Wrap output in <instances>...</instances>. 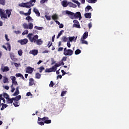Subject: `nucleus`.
<instances>
[{"label": "nucleus", "mask_w": 129, "mask_h": 129, "mask_svg": "<svg viewBox=\"0 0 129 129\" xmlns=\"http://www.w3.org/2000/svg\"><path fill=\"white\" fill-rule=\"evenodd\" d=\"M6 45H3V48L4 49H11V44L9 43H7L5 44Z\"/></svg>", "instance_id": "obj_18"}, {"label": "nucleus", "mask_w": 129, "mask_h": 129, "mask_svg": "<svg viewBox=\"0 0 129 129\" xmlns=\"http://www.w3.org/2000/svg\"><path fill=\"white\" fill-rule=\"evenodd\" d=\"M21 98H22V96L21 95H18L16 97H13V99L14 100V101H19V100H20Z\"/></svg>", "instance_id": "obj_19"}, {"label": "nucleus", "mask_w": 129, "mask_h": 129, "mask_svg": "<svg viewBox=\"0 0 129 129\" xmlns=\"http://www.w3.org/2000/svg\"><path fill=\"white\" fill-rule=\"evenodd\" d=\"M73 17H74V18H76V19H79V20H81V19H82L80 12H76V14L74 13Z\"/></svg>", "instance_id": "obj_7"}, {"label": "nucleus", "mask_w": 129, "mask_h": 129, "mask_svg": "<svg viewBox=\"0 0 129 129\" xmlns=\"http://www.w3.org/2000/svg\"><path fill=\"white\" fill-rule=\"evenodd\" d=\"M0 5L6 6V0H0Z\"/></svg>", "instance_id": "obj_41"}, {"label": "nucleus", "mask_w": 129, "mask_h": 129, "mask_svg": "<svg viewBox=\"0 0 129 129\" xmlns=\"http://www.w3.org/2000/svg\"><path fill=\"white\" fill-rule=\"evenodd\" d=\"M13 102H14V99H13V98H12L11 99V98H9V99H7V104H12L13 103Z\"/></svg>", "instance_id": "obj_26"}, {"label": "nucleus", "mask_w": 129, "mask_h": 129, "mask_svg": "<svg viewBox=\"0 0 129 129\" xmlns=\"http://www.w3.org/2000/svg\"><path fill=\"white\" fill-rule=\"evenodd\" d=\"M67 46L69 48H70V47H71V44H70V41H68Z\"/></svg>", "instance_id": "obj_63"}, {"label": "nucleus", "mask_w": 129, "mask_h": 129, "mask_svg": "<svg viewBox=\"0 0 129 129\" xmlns=\"http://www.w3.org/2000/svg\"><path fill=\"white\" fill-rule=\"evenodd\" d=\"M21 76H22V74L21 73H18L16 74V77H21Z\"/></svg>", "instance_id": "obj_57"}, {"label": "nucleus", "mask_w": 129, "mask_h": 129, "mask_svg": "<svg viewBox=\"0 0 129 129\" xmlns=\"http://www.w3.org/2000/svg\"><path fill=\"white\" fill-rule=\"evenodd\" d=\"M19 43L21 44V45H26L29 40L27 38H25L24 39H21L18 41Z\"/></svg>", "instance_id": "obj_9"}, {"label": "nucleus", "mask_w": 129, "mask_h": 129, "mask_svg": "<svg viewBox=\"0 0 129 129\" xmlns=\"http://www.w3.org/2000/svg\"><path fill=\"white\" fill-rule=\"evenodd\" d=\"M13 86H14V85H15V86H17V85H18V82H17V81H15L14 82H12V85Z\"/></svg>", "instance_id": "obj_49"}, {"label": "nucleus", "mask_w": 129, "mask_h": 129, "mask_svg": "<svg viewBox=\"0 0 129 129\" xmlns=\"http://www.w3.org/2000/svg\"><path fill=\"white\" fill-rule=\"evenodd\" d=\"M28 5H29V6H30L31 7H34V6H35V3H36V0H30V2H28ZM33 3H34V4H33Z\"/></svg>", "instance_id": "obj_17"}, {"label": "nucleus", "mask_w": 129, "mask_h": 129, "mask_svg": "<svg viewBox=\"0 0 129 129\" xmlns=\"http://www.w3.org/2000/svg\"><path fill=\"white\" fill-rule=\"evenodd\" d=\"M3 82L4 83H8L9 82V79L7 78V77H3Z\"/></svg>", "instance_id": "obj_32"}, {"label": "nucleus", "mask_w": 129, "mask_h": 129, "mask_svg": "<svg viewBox=\"0 0 129 129\" xmlns=\"http://www.w3.org/2000/svg\"><path fill=\"white\" fill-rule=\"evenodd\" d=\"M77 40V36H70L69 37V42H76Z\"/></svg>", "instance_id": "obj_10"}, {"label": "nucleus", "mask_w": 129, "mask_h": 129, "mask_svg": "<svg viewBox=\"0 0 129 129\" xmlns=\"http://www.w3.org/2000/svg\"><path fill=\"white\" fill-rule=\"evenodd\" d=\"M66 14H67V15H70V16H72V17L73 15H74V13H73L71 11H66Z\"/></svg>", "instance_id": "obj_36"}, {"label": "nucleus", "mask_w": 129, "mask_h": 129, "mask_svg": "<svg viewBox=\"0 0 129 129\" xmlns=\"http://www.w3.org/2000/svg\"><path fill=\"white\" fill-rule=\"evenodd\" d=\"M27 34H29V31L28 30H25L22 33V35H27Z\"/></svg>", "instance_id": "obj_44"}, {"label": "nucleus", "mask_w": 129, "mask_h": 129, "mask_svg": "<svg viewBox=\"0 0 129 129\" xmlns=\"http://www.w3.org/2000/svg\"><path fill=\"white\" fill-rule=\"evenodd\" d=\"M86 12H89L90 10H91L92 9V7H91V6H87L86 8Z\"/></svg>", "instance_id": "obj_43"}, {"label": "nucleus", "mask_w": 129, "mask_h": 129, "mask_svg": "<svg viewBox=\"0 0 129 129\" xmlns=\"http://www.w3.org/2000/svg\"><path fill=\"white\" fill-rule=\"evenodd\" d=\"M51 18L52 20H53L54 21H56V20L59 19V17H58V15H57L56 14H54L52 15Z\"/></svg>", "instance_id": "obj_27"}, {"label": "nucleus", "mask_w": 129, "mask_h": 129, "mask_svg": "<svg viewBox=\"0 0 129 129\" xmlns=\"http://www.w3.org/2000/svg\"><path fill=\"white\" fill-rule=\"evenodd\" d=\"M26 96H32V93H31V92H27Z\"/></svg>", "instance_id": "obj_61"}, {"label": "nucleus", "mask_w": 129, "mask_h": 129, "mask_svg": "<svg viewBox=\"0 0 129 129\" xmlns=\"http://www.w3.org/2000/svg\"><path fill=\"white\" fill-rule=\"evenodd\" d=\"M73 54V51L71 49H64L63 55L65 56H71Z\"/></svg>", "instance_id": "obj_5"}, {"label": "nucleus", "mask_w": 129, "mask_h": 129, "mask_svg": "<svg viewBox=\"0 0 129 129\" xmlns=\"http://www.w3.org/2000/svg\"><path fill=\"white\" fill-rule=\"evenodd\" d=\"M73 5V3H72V2H69L68 3V6H69V7L70 8H72Z\"/></svg>", "instance_id": "obj_58"}, {"label": "nucleus", "mask_w": 129, "mask_h": 129, "mask_svg": "<svg viewBox=\"0 0 129 129\" xmlns=\"http://www.w3.org/2000/svg\"><path fill=\"white\" fill-rule=\"evenodd\" d=\"M39 69L40 73H42V72H43V70H45V68L43 66H41L39 68Z\"/></svg>", "instance_id": "obj_42"}, {"label": "nucleus", "mask_w": 129, "mask_h": 129, "mask_svg": "<svg viewBox=\"0 0 129 129\" xmlns=\"http://www.w3.org/2000/svg\"><path fill=\"white\" fill-rule=\"evenodd\" d=\"M73 23H74V24H79V22H78L77 20H74Z\"/></svg>", "instance_id": "obj_59"}, {"label": "nucleus", "mask_w": 129, "mask_h": 129, "mask_svg": "<svg viewBox=\"0 0 129 129\" xmlns=\"http://www.w3.org/2000/svg\"><path fill=\"white\" fill-rule=\"evenodd\" d=\"M38 50L33 49L32 50H30L29 52V54H32L33 56H36V55H38Z\"/></svg>", "instance_id": "obj_11"}, {"label": "nucleus", "mask_w": 129, "mask_h": 129, "mask_svg": "<svg viewBox=\"0 0 129 129\" xmlns=\"http://www.w3.org/2000/svg\"><path fill=\"white\" fill-rule=\"evenodd\" d=\"M33 71H34V68L31 67H28L26 68V73H28L29 74H32Z\"/></svg>", "instance_id": "obj_8"}, {"label": "nucleus", "mask_w": 129, "mask_h": 129, "mask_svg": "<svg viewBox=\"0 0 129 129\" xmlns=\"http://www.w3.org/2000/svg\"><path fill=\"white\" fill-rule=\"evenodd\" d=\"M6 14L8 15V18L11 17V14H12V9L6 10Z\"/></svg>", "instance_id": "obj_21"}, {"label": "nucleus", "mask_w": 129, "mask_h": 129, "mask_svg": "<svg viewBox=\"0 0 129 129\" xmlns=\"http://www.w3.org/2000/svg\"><path fill=\"white\" fill-rule=\"evenodd\" d=\"M72 2L73 3H75V4H77V5H78V7L79 8H80V3H79L78 2V1H76V0H72Z\"/></svg>", "instance_id": "obj_37"}, {"label": "nucleus", "mask_w": 129, "mask_h": 129, "mask_svg": "<svg viewBox=\"0 0 129 129\" xmlns=\"http://www.w3.org/2000/svg\"><path fill=\"white\" fill-rule=\"evenodd\" d=\"M53 86H54V82H53V81H51L49 84V87H53Z\"/></svg>", "instance_id": "obj_52"}, {"label": "nucleus", "mask_w": 129, "mask_h": 129, "mask_svg": "<svg viewBox=\"0 0 129 129\" xmlns=\"http://www.w3.org/2000/svg\"><path fill=\"white\" fill-rule=\"evenodd\" d=\"M25 20L26 21H28V23L30 22V21H31V22H33V21H34V19H33V18H32V17H31V16H28L27 17H26L25 18Z\"/></svg>", "instance_id": "obj_28"}, {"label": "nucleus", "mask_w": 129, "mask_h": 129, "mask_svg": "<svg viewBox=\"0 0 129 129\" xmlns=\"http://www.w3.org/2000/svg\"><path fill=\"white\" fill-rule=\"evenodd\" d=\"M10 57L12 60H14L15 59V55L14 54V53L10 54Z\"/></svg>", "instance_id": "obj_46"}, {"label": "nucleus", "mask_w": 129, "mask_h": 129, "mask_svg": "<svg viewBox=\"0 0 129 129\" xmlns=\"http://www.w3.org/2000/svg\"><path fill=\"white\" fill-rule=\"evenodd\" d=\"M35 78L37 79H40V78H41V75L40 73H37L36 74H35Z\"/></svg>", "instance_id": "obj_38"}, {"label": "nucleus", "mask_w": 129, "mask_h": 129, "mask_svg": "<svg viewBox=\"0 0 129 129\" xmlns=\"http://www.w3.org/2000/svg\"><path fill=\"white\" fill-rule=\"evenodd\" d=\"M62 42H69V37H67L66 36H63L61 37V39Z\"/></svg>", "instance_id": "obj_15"}, {"label": "nucleus", "mask_w": 129, "mask_h": 129, "mask_svg": "<svg viewBox=\"0 0 129 129\" xmlns=\"http://www.w3.org/2000/svg\"><path fill=\"white\" fill-rule=\"evenodd\" d=\"M18 54L19 55V56H22V55H23V50H22V49H20L18 51Z\"/></svg>", "instance_id": "obj_45"}, {"label": "nucleus", "mask_w": 129, "mask_h": 129, "mask_svg": "<svg viewBox=\"0 0 129 129\" xmlns=\"http://www.w3.org/2000/svg\"><path fill=\"white\" fill-rule=\"evenodd\" d=\"M52 122V120L51 119H49V117L44 116L43 118L39 117L38 118V122L37 123L39 124V125H44L45 123L47 124H49Z\"/></svg>", "instance_id": "obj_1"}, {"label": "nucleus", "mask_w": 129, "mask_h": 129, "mask_svg": "<svg viewBox=\"0 0 129 129\" xmlns=\"http://www.w3.org/2000/svg\"><path fill=\"white\" fill-rule=\"evenodd\" d=\"M61 73H62V76H64L65 74H67V73L65 72V71L63 70H61Z\"/></svg>", "instance_id": "obj_55"}, {"label": "nucleus", "mask_w": 129, "mask_h": 129, "mask_svg": "<svg viewBox=\"0 0 129 129\" xmlns=\"http://www.w3.org/2000/svg\"><path fill=\"white\" fill-rule=\"evenodd\" d=\"M1 70L3 72H8V71H10V68H9V67H2L1 68Z\"/></svg>", "instance_id": "obj_12"}, {"label": "nucleus", "mask_w": 129, "mask_h": 129, "mask_svg": "<svg viewBox=\"0 0 129 129\" xmlns=\"http://www.w3.org/2000/svg\"><path fill=\"white\" fill-rule=\"evenodd\" d=\"M8 35L6 34L5 35V39H6V41H10V39H9V38H8Z\"/></svg>", "instance_id": "obj_62"}, {"label": "nucleus", "mask_w": 129, "mask_h": 129, "mask_svg": "<svg viewBox=\"0 0 129 129\" xmlns=\"http://www.w3.org/2000/svg\"><path fill=\"white\" fill-rule=\"evenodd\" d=\"M52 44H53V43L51 42V41H49L47 45L48 47L50 48V47H51Z\"/></svg>", "instance_id": "obj_50"}, {"label": "nucleus", "mask_w": 129, "mask_h": 129, "mask_svg": "<svg viewBox=\"0 0 129 129\" xmlns=\"http://www.w3.org/2000/svg\"><path fill=\"white\" fill-rule=\"evenodd\" d=\"M64 33V30H61L59 32V33L58 34L57 36V39H59L60 37V36Z\"/></svg>", "instance_id": "obj_34"}, {"label": "nucleus", "mask_w": 129, "mask_h": 129, "mask_svg": "<svg viewBox=\"0 0 129 129\" xmlns=\"http://www.w3.org/2000/svg\"><path fill=\"white\" fill-rule=\"evenodd\" d=\"M35 43H36L37 45H42V44H43V41H42L41 39H38Z\"/></svg>", "instance_id": "obj_29"}, {"label": "nucleus", "mask_w": 129, "mask_h": 129, "mask_svg": "<svg viewBox=\"0 0 129 129\" xmlns=\"http://www.w3.org/2000/svg\"><path fill=\"white\" fill-rule=\"evenodd\" d=\"M80 53H81V50L79 49H77L75 51V53L76 55H79V54H80Z\"/></svg>", "instance_id": "obj_40"}, {"label": "nucleus", "mask_w": 129, "mask_h": 129, "mask_svg": "<svg viewBox=\"0 0 129 129\" xmlns=\"http://www.w3.org/2000/svg\"><path fill=\"white\" fill-rule=\"evenodd\" d=\"M34 29H36V30H38L39 31L42 30L44 29V28L43 27H38L37 26H35L34 27Z\"/></svg>", "instance_id": "obj_35"}, {"label": "nucleus", "mask_w": 129, "mask_h": 129, "mask_svg": "<svg viewBox=\"0 0 129 129\" xmlns=\"http://www.w3.org/2000/svg\"><path fill=\"white\" fill-rule=\"evenodd\" d=\"M11 87V92L13 93L15 91V90H16V89L15 88V87H14V86L13 85H12Z\"/></svg>", "instance_id": "obj_47"}, {"label": "nucleus", "mask_w": 129, "mask_h": 129, "mask_svg": "<svg viewBox=\"0 0 129 129\" xmlns=\"http://www.w3.org/2000/svg\"><path fill=\"white\" fill-rule=\"evenodd\" d=\"M84 16L86 19H90L91 18V13H86Z\"/></svg>", "instance_id": "obj_22"}, {"label": "nucleus", "mask_w": 129, "mask_h": 129, "mask_svg": "<svg viewBox=\"0 0 129 129\" xmlns=\"http://www.w3.org/2000/svg\"><path fill=\"white\" fill-rule=\"evenodd\" d=\"M88 27H89V29H91L92 27V24L91 23V22L88 24Z\"/></svg>", "instance_id": "obj_60"}, {"label": "nucleus", "mask_w": 129, "mask_h": 129, "mask_svg": "<svg viewBox=\"0 0 129 129\" xmlns=\"http://www.w3.org/2000/svg\"><path fill=\"white\" fill-rule=\"evenodd\" d=\"M33 12L36 15L37 17H40L41 16V14L39 12V10L36 8H34Z\"/></svg>", "instance_id": "obj_14"}, {"label": "nucleus", "mask_w": 129, "mask_h": 129, "mask_svg": "<svg viewBox=\"0 0 129 129\" xmlns=\"http://www.w3.org/2000/svg\"><path fill=\"white\" fill-rule=\"evenodd\" d=\"M23 27L24 29H26L27 30L29 29L30 30H32V29H33L34 27V25H33V23H29L28 25L27 23H24L23 24Z\"/></svg>", "instance_id": "obj_4"}, {"label": "nucleus", "mask_w": 129, "mask_h": 129, "mask_svg": "<svg viewBox=\"0 0 129 129\" xmlns=\"http://www.w3.org/2000/svg\"><path fill=\"white\" fill-rule=\"evenodd\" d=\"M32 36H33V33H29L28 34L27 37L30 42H32V43H33V42H34V43H36L39 38V36H38V35H35L33 37H32Z\"/></svg>", "instance_id": "obj_3"}, {"label": "nucleus", "mask_w": 129, "mask_h": 129, "mask_svg": "<svg viewBox=\"0 0 129 129\" xmlns=\"http://www.w3.org/2000/svg\"><path fill=\"white\" fill-rule=\"evenodd\" d=\"M85 40V39H81L82 44H85V45H88V42H87V41Z\"/></svg>", "instance_id": "obj_33"}, {"label": "nucleus", "mask_w": 129, "mask_h": 129, "mask_svg": "<svg viewBox=\"0 0 129 129\" xmlns=\"http://www.w3.org/2000/svg\"><path fill=\"white\" fill-rule=\"evenodd\" d=\"M19 6L21 7V8H26V9H30V8H31V6L29 5L28 2L25 3H22L19 4Z\"/></svg>", "instance_id": "obj_6"}, {"label": "nucleus", "mask_w": 129, "mask_h": 129, "mask_svg": "<svg viewBox=\"0 0 129 129\" xmlns=\"http://www.w3.org/2000/svg\"><path fill=\"white\" fill-rule=\"evenodd\" d=\"M3 96L5 98H6L7 100L10 98V96L7 93H3Z\"/></svg>", "instance_id": "obj_31"}, {"label": "nucleus", "mask_w": 129, "mask_h": 129, "mask_svg": "<svg viewBox=\"0 0 129 129\" xmlns=\"http://www.w3.org/2000/svg\"><path fill=\"white\" fill-rule=\"evenodd\" d=\"M19 88H20L19 87H17L16 91L13 94V96H17V95H19V94H20V91H19Z\"/></svg>", "instance_id": "obj_16"}, {"label": "nucleus", "mask_w": 129, "mask_h": 129, "mask_svg": "<svg viewBox=\"0 0 129 129\" xmlns=\"http://www.w3.org/2000/svg\"><path fill=\"white\" fill-rule=\"evenodd\" d=\"M12 82H15V81H16V77H15V76H12Z\"/></svg>", "instance_id": "obj_54"}, {"label": "nucleus", "mask_w": 129, "mask_h": 129, "mask_svg": "<svg viewBox=\"0 0 129 129\" xmlns=\"http://www.w3.org/2000/svg\"><path fill=\"white\" fill-rule=\"evenodd\" d=\"M61 5L63 8H67L68 6V3L67 2V0H63L61 2Z\"/></svg>", "instance_id": "obj_13"}, {"label": "nucleus", "mask_w": 129, "mask_h": 129, "mask_svg": "<svg viewBox=\"0 0 129 129\" xmlns=\"http://www.w3.org/2000/svg\"><path fill=\"white\" fill-rule=\"evenodd\" d=\"M1 19H8V16H7L6 15V13L4 12H3V13H1V14H0Z\"/></svg>", "instance_id": "obj_25"}, {"label": "nucleus", "mask_w": 129, "mask_h": 129, "mask_svg": "<svg viewBox=\"0 0 129 129\" xmlns=\"http://www.w3.org/2000/svg\"><path fill=\"white\" fill-rule=\"evenodd\" d=\"M13 105H14L15 107L20 106V102L19 101H14Z\"/></svg>", "instance_id": "obj_24"}, {"label": "nucleus", "mask_w": 129, "mask_h": 129, "mask_svg": "<svg viewBox=\"0 0 129 129\" xmlns=\"http://www.w3.org/2000/svg\"><path fill=\"white\" fill-rule=\"evenodd\" d=\"M87 2L89 4H95L97 2V0H87Z\"/></svg>", "instance_id": "obj_39"}, {"label": "nucleus", "mask_w": 129, "mask_h": 129, "mask_svg": "<svg viewBox=\"0 0 129 129\" xmlns=\"http://www.w3.org/2000/svg\"><path fill=\"white\" fill-rule=\"evenodd\" d=\"M45 17L46 18V20H47L48 21H50L51 20V16L45 15Z\"/></svg>", "instance_id": "obj_48"}, {"label": "nucleus", "mask_w": 129, "mask_h": 129, "mask_svg": "<svg viewBox=\"0 0 129 129\" xmlns=\"http://www.w3.org/2000/svg\"><path fill=\"white\" fill-rule=\"evenodd\" d=\"M5 98L3 97V94H0V102H2V100H4Z\"/></svg>", "instance_id": "obj_56"}, {"label": "nucleus", "mask_w": 129, "mask_h": 129, "mask_svg": "<svg viewBox=\"0 0 129 129\" xmlns=\"http://www.w3.org/2000/svg\"><path fill=\"white\" fill-rule=\"evenodd\" d=\"M87 37H88V32H85L83 36H82L81 39H87Z\"/></svg>", "instance_id": "obj_23"}, {"label": "nucleus", "mask_w": 129, "mask_h": 129, "mask_svg": "<svg viewBox=\"0 0 129 129\" xmlns=\"http://www.w3.org/2000/svg\"><path fill=\"white\" fill-rule=\"evenodd\" d=\"M1 105H2V106H3L4 107V108H7V107H8V105H7L6 104H4L2 103Z\"/></svg>", "instance_id": "obj_51"}, {"label": "nucleus", "mask_w": 129, "mask_h": 129, "mask_svg": "<svg viewBox=\"0 0 129 129\" xmlns=\"http://www.w3.org/2000/svg\"><path fill=\"white\" fill-rule=\"evenodd\" d=\"M67 60V56H64V57H62V61H66Z\"/></svg>", "instance_id": "obj_64"}, {"label": "nucleus", "mask_w": 129, "mask_h": 129, "mask_svg": "<svg viewBox=\"0 0 129 129\" xmlns=\"http://www.w3.org/2000/svg\"><path fill=\"white\" fill-rule=\"evenodd\" d=\"M47 2H48V0H41L40 3V4H45V3H46Z\"/></svg>", "instance_id": "obj_53"}, {"label": "nucleus", "mask_w": 129, "mask_h": 129, "mask_svg": "<svg viewBox=\"0 0 129 129\" xmlns=\"http://www.w3.org/2000/svg\"><path fill=\"white\" fill-rule=\"evenodd\" d=\"M73 27L74 28H77V29H80L81 28L80 24H74L73 25Z\"/></svg>", "instance_id": "obj_30"}, {"label": "nucleus", "mask_w": 129, "mask_h": 129, "mask_svg": "<svg viewBox=\"0 0 129 129\" xmlns=\"http://www.w3.org/2000/svg\"><path fill=\"white\" fill-rule=\"evenodd\" d=\"M59 66L60 64L56 63L52 68H50L49 69H46L45 72L46 73H50V72H56V70H57V68L59 67Z\"/></svg>", "instance_id": "obj_2"}, {"label": "nucleus", "mask_w": 129, "mask_h": 129, "mask_svg": "<svg viewBox=\"0 0 129 129\" xmlns=\"http://www.w3.org/2000/svg\"><path fill=\"white\" fill-rule=\"evenodd\" d=\"M35 84V81H34V79L30 78L29 79V86H32Z\"/></svg>", "instance_id": "obj_20"}]
</instances>
